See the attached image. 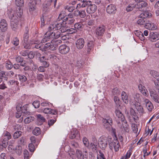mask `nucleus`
Here are the masks:
<instances>
[{
    "instance_id": "nucleus-1",
    "label": "nucleus",
    "mask_w": 159,
    "mask_h": 159,
    "mask_svg": "<svg viewBox=\"0 0 159 159\" xmlns=\"http://www.w3.org/2000/svg\"><path fill=\"white\" fill-rule=\"evenodd\" d=\"M68 29V27L66 25V21L63 20L62 22L59 23L57 22L50 25L48 27V32H51V31L59 30L61 33H67Z\"/></svg>"
},
{
    "instance_id": "nucleus-2",
    "label": "nucleus",
    "mask_w": 159,
    "mask_h": 159,
    "mask_svg": "<svg viewBox=\"0 0 159 159\" xmlns=\"http://www.w3.org/2000/svg\"><path fill=\"white\" fill-rule=\"evenodd\" d=\"M8 13L10 19L11 26L14 31H16L18 28V17L16 15L14 11H8Z\"/></svg>"
},
{
    "instance_id": "nucleus-3",
    "label": "nucleus",
    "mask_w": 159,
    "mask_h": 159,
    "mask_svg": "<svg viewBox=\"0 0 159 159\" xmlns=\"http://www.w3.org/2000/svg\"><path fill=\"white\" fill-rule=\"evenodd\" d=\"M112 139L109 137L107 138L104 136H102L99 139V145L100 148L103 150H104L107 146V142L109 143L110 140Z\"/></svg>"
},
{
    "instance_id": "nucleus-4",
    "label": "nucleus",
    "mask_w": 159,
    "mask_h": 159,
    "mask_svg": "<svg viewBox=\"0 0 159 159\" xmlns=\"http://www.w3.org/2000/svg\"><path fill=\"white\" fill-rule=\"evenodd\" d=\"M109 145L110 149L112 150L114 148L116 152L118 151L119 149L120 145L117 139L110 140Z\"/></svg>"
},
{
    "instance_id": "nucleus-5",
    "label": "nucleus",
    "mask_w": 159,
    "mask_h": 159,
    "mask_svg": "<svg viewBox=\"0 0 159 159\" xmlns=\"http://www.w3.org/2000/svg\"><path fill=\"white\" fill-rule=\"evenodd\" d=\"M103 125L105 128L109 130L110 126L112 124V120L111 118L107 117L105 119H103L102 120Z\"/></svg>"
},
{
    "instance_id": "nucleus-6",
    "label": "nucleus",
    "mask_w": 159,
    "mask_h": 159,
    "mask_svg": "<svg viewBox=\"0 0 159 159\" xmlns=\"http://www.w3.org/2000/svg\"><path fill=\"white\" fill-rule=\"evenodd\" d=\"M7 78L5 75V72L2 71L1 73V82H2V84H1V89H4L6 88L5 86V83L7 81Z\"/></svg>"
},
{
    "instance_id": "nucleus-7",
    "label": "nucleus",
    "mask_w": 159,
    "mask_h": 159,
    "mask_svg": "<svg viewBox=\"0 0 159 159\" xmlns=\"http://www.w3.org/2000/svg\"><path fill=\"white\" fill-rule=\"evenodd\" d=\"M29 29L28 27L25 28V34L24 35L23 40L24 42V48L26 49H30V46H25L28 42V40L29 38Z\"/></svg>"
},
{
    "instance_id": "nucleus-8",
    "label": "nucleus",
    "mask_w": 159,
    "mask_h": 159,
    "mask_svg": "<svg viewBox=\"0 0 159 159\" xmlns=\"http://www.w3.org/2000/svg\"><path fill=\"white\" fill-rule=\"evenodd\" d=\"M149 93L152 99L155 102L159 103V96L154 91L149 90Z\"/></svg>"
},
{
    "instance_id": "nucleus-9",
    "label": "nucleus",
    "mask_w": 159,
    "mask_h": 159,
    "mask_svg": "<svg viewBox=\"0 0 159 159\" xmlns=\"http://www.w3.org/2000/svg\"><path fill=\"white\" fill-rule=\"evenodd\" d=\"M159 39V34L157 33H150L148 40L151 42H154Z\"/></svg>"
},
{
    "instance_id": "nucleus-10",
    "label": "nucleus",
    "mask_w": 159,
    "mask_h": 159,
    "mask_svg": "<svg viewBox=\"0 0 159 159\" xmlns=\"http://www.w3.org/2000/svg\"><path fill=\"white\" fill-rule=\"evenodd\" d=\"M5 136L7 137V138L3 139L2 144L1 145V146H2L4 148H6L7 145L8 140L11 139V136L10 133L8 132H6V134L5 135Z\"/></svg>"
},
{
    "instance_id": "nucleus-11",
    "label": "nucleus",
    "mask_w": 159,
    "mask_h": 159,
    "mask_svg": "<svg viewBox=\"0 0 159 159\" xmlns=\"http://www.w3.org/2000/svg\"><path fill=\"white\" fill-rule=\"evenodd\" d=\"M69 50V47L66 45H61L59 48V52L62 54H66L68 53Z\"/></svg>"
},
{
    "instance_id": "nucleus-12",
    "label": "nucleus",
    "mask_w": 159,
    "mask_h": 159,
    "mask_svg": "<svg viewBox=\"0 0 159 159\" xmlns=\"http://www.w3.org/2000/svg\"><path fill=\"white\" fill-rule=\"evenodd\" d=\"M84 41L83 39L80 38L78 39L75 42L76 48L79 49H82L84 46Z\"/></svg>"
},
{
    "instance_id": "nucleus-13",
    "label": "nucleus",
    "mask_w": 159,
    "mask_h": 159,
    "mask_svg": "<svg viewBox=\"0 0 159 159\" xmlns=\"http://www.w3.org/2000/svg\"><path fill=\"white\" fill-rule=\"evenodd\" d=\"M8 29V24L6 20L2 19L1 20V30L2 32L6 31Z\"/></svg>"
},
{
    "instance_id": "nucleus-14",
    "label": "nucleus",
    "mask_w": 159,
    "mask_h": 159,
    "mask_svg": "<svg viewBox=\"0 0 159 159\" xmlns=\"http://www.w3.org/2000/svg\"><path fill=\"white\" fill-rule=\"evenodd\" d=\"M48 50H50L52 51L55 50V47H54L53 44L52 43H46L42 49V51H45Z\"/></svg>"
},
{
    "instance_id": "nucleus-15",
    "label": "nucleus",
    "mask_w": 159,
    "mask_h": 159,
    "mask_svg": "<svg viewBox=\"0 0 159 159\" xmlns=\"http://www.w3.org/2000/svg\"><path fill=\"white\" fill-rule=\"evenodd\" d=\"M115 113L116 116L120 119L122 122H126V120L125 119L124 116L122 113L119 110H116Z\"/></svg>"
},
{
    "instance_id": "nucleus-16",
    "label": "nucleus",
    "mask_w": 159,
    "mask_h": 159,
    "mask_svg": "<svg viewBox=\"0 0 159 159\" xmlns=\"http://www.w3.org/2000/svg\"><path fill=\"white\" fill-rule=\"evenodd\" d=\"M44 113L47 114H52L54 115H57L58 114L56 110H53L49 108H45L43 111Z\"/></svg>"
},
{
    "instance_id": "nucleus-17",
    "label": "nucleus",
    "mask_w": 159,
    "mask_h": 159,
    "mask_svg": "<svg viewBox=\"0 0 159 159\" xmlns=\"http://www.w3.org/2000/svg\"><path fill=\"white\" fill-rule=\"evenodd\" d=\"M105 31L104 26H99L96 29V33L97 35L101 36L103 35Z\"/></svg>"
},
{
    "instance_id": "nucleus-18",
    "label": "nucleus",
    "mask_w": 159,
    "mask_h": 159,
    "mask_svg": "<svg viewBox=\"0 0 159 159\" xmlns=\"http://www.w3.org/2000/svg\"><path fill=\"white\" fill-rule=\"evenodd\" d=\"M138 88L139 90L143 95L146 96H148V91L144 86L141 84H139V85Z\"/></svg>"
},
{
    "instance_id": "nucleus-19",
    "label": "nucleus",
    "mask_w": 159,
    "mask_h": 159,
    "mask_svg": "<svg viewBox=\"0 0 159 159\" xmlns=\"http://www.w3.org/2000/svg\"><path fill=\"white\" fill-rule=\"evenodd\" d=\"M121 96L123 101L125 104H127L129 102V98L127 94L125 92L123 91Z\"/></svg>"
},
{
    "instance_id": "nucleus-20",
    "label": "nucleus",
    "mask_w": 159,
    "mask_h": 159,
    "mask_svg": "<svg viewBox=\"0 0 159 159\" xmlns=\"http://www.w3.org/2000/svg\"><path fill=\"white\" fill-rule=\"evenodd\" d=\"M74 14L75 16L79 15L81 18H84L86 16L85 11H75Z\"/></svg>"
},
{
    "instance_id": "nucleus-21",
    "label": "nucleus",
    "mask_w": 159,
    "mask_h": 159,
    "mask_svg": "<svg viewBox=\"0 0 159 159\" xmlns=\"http://www.w3.org/2000/svg\"><path fill=\"white\" fill-rule=\"evenodd\" d=\"M140 17L149 18L152 16L151 13H149L148 11H144L140 15Z\"/></svg>"
},
{
    "instance_id": "nucleus-22",
    "label": "nucleus",
    "mask_w": 159,
    "mask_h": 159,
    "mask_svg": "<svg viewBox=\"0 0 159 159\" xmlns=\"http://www.w3.org/2000/svg\"><path fill=\"white\" fill-rule=\"evenodd\" d=\"M59 30L56 32V33L52 32L50 34V37H52V38L56 39L62 35L61 34Z\"/></svg>"
},
{
    "instance_id": "nucleus-23",
    "label": "nucleus",
    "mask_w": 159,
    "mask_h": 159,
    "mask_svg": "<svg viewBox=\"0 0 159 159\" xmlns=\"http://www.w3.org/2000/svg\"><path fill=\"white\" fill-rule=\"evenodd\" d=\"M147 22H148V20L143 17H140L137 20V23L140 25H145L146 23H147Z\"/></svg>"
},
{
    "instance_id": "nucleus-24",
    "label": "nucleus",
    "mask_w": 159,
    "mask_h": 159,
    "mask_svg": "<svg viewBox=\"0 0 159 159\" xmlns=\"http://www.w3.org/2000/svg\"><path fill=\"white\" fill-rule=\"evenodd\" d=\"M78 133V130L75 129H72L70 134H69V138L71 139H73L76 137Z\"/></svg>"
},
{
    "instance_id": "nucleus-25",
    "label": "nucleus",
    "mask_w": 159,
    "mask_h": 159,
    "mask_svg": "<svg viewBox=\"0 0 159 159\" xmlns=\"http://www.w3.org/2000/svg\"><path fill=\"white\" fill-rule=\"evenodd\" d=\"M150 75L154 78L157 79V78H159V72L155 70H151L150 72Z\"/></svg>"
},
{
    "instance_id": "nucleus-26",
    "label": "nucleus",
    "mask_w": 159,
    "mask_h": 159,
    "mask_svg": "<svg viewBox=\"0 0 159 159\" xmlns=\"http://www.w3.org/2000/svg\"><path fill=\"white\" fill-rule=\"evenodd\" d=\"M62 41L60 39H55L52 41V43L53 44L54 47H55V50L59 44H61Z\"/></svg>"
},
{
    "instance_id": "nucleus-27",
    "label": "nucleus",
    "mask_w": 159,
    "mask_h": 159,
    "mask_svg": "<svg viewBox=\"0 0 159 159\" xmlns=\"http://www.w3.org/2000/svg\"><path fill=\"white\" fill-rule=\"evenodd\" d=\"M88 50L87 52L89 53L90 52L93 50V41H90L87 44Z\"/></svg>"
},
{
    "instance_id": "nucleus-28",
    "label": "nucleus",
    "mask_w": 159,
    "mask_h": 159,
    "mask_svg": "<svg viewBox=\"0 0 159 159\" xmlns=\"http://www.w3.org/2000/svg\"><path fill=\"white\" fill-rule=\"evenodd\" d=\"M15 3L17 6L20 7L24 6V0H15Z\"/></svg>"
},
{
    "instance_id": "nucleus-29",
    "label": "nucleus",
    "mask_w": 159,
    "mask_h": 159,
    "mask_svg": "<svg viewBox=\"0 0 159 159\" xmlns=\"http://www.w3.org/2000/svg\"><path fill=\"white\" fill-rule=\"evenodd\" d=\"M28 9L31 10H34L36 8V5L32 2H29L28 4Z\"/></svg>"
},
{
    "instance_id": "nucleus-30",
    "label": "nucleus",
    "mask_w": 159,
    "mask_h": 159,
    "mask_svg": "<svg viewBox=\"0 0 159 159\" xmlns=\"http://www.w3.org/2000/svg\"><path fill=\"white\" fill-rule=\"evenodd\" d=\"M18 77L19 80L22 82H25L27 80V77L24 75L19 74L18 75Z\"/></svg>"
},
{
    "instance_id": "nucleus-31",
    "label": "nucleus",
    "mask_w": 159,
    "mask_h": 159,
    "mask_svg": "<svg viewBox=\"0 0 159 159\" xmlns=\"http://www.w3.org/2000/svg\"><path fill=\"white\" fill-rule=\"evenodd\" d=\"M22 134V132L20 131L15 132L13 134V137L14 139H16L20 137Z\"/></svg>"
},
{
    "instance_id": "nucleus-32",
    "label": "nucleus",
    "mask_w": 159,
    "mask_h": 159,
    "mask_svg": "<svg viewBox=\"0 0 159 159\" xmlns=\"http://www.w3.org/2000/svg\"><path fill=\"white\" fill-rule=\"evenodd\" d=\"M147 5V3L143 1L142 0L140 3H138L136 5L137 7L138 8V7L139 8H141L143 7H145Z\"/></svg>"
},
{
    "instance_id": "nucleus-33",
    "label": "nucleus",
    "mask_w": 159,
    "mask_h": 159,
    "mask_svg": "<svg viewBox=\"0 0 159 159\" xmlns=\"http://www.w3.org/2000/svg\"><path fill=\"white\" fill-rule=\"evenodd\" d=\"M76 157L78 159L82 158V152L79 149H77L76 151Z\"/></svg>"
},
{
    "instance_id": "nucleus-34",
    "label": "nucleus",
    "mask_w": 159,
    "mask_h": 159,
    "mask_svg": "<svg viewBox=\"0 0 159 159\" xmlns=\"http://www.w3.org/2000/svg\"><path fill=\"white\" fill-rule=\"evenodd\" d=\"M41 130L39 127H36L33 130V133L34 134L37 136L39 135L41 133Z\"/></svg>"
},
{
    "instance_id": "nucleus-35",
    "label": "nucleus",
    "mask_w": 159,
    "mask_h": 159,
    "mask_svg": "<svg viewBox=\"0 0 159 159\" xmlns=\"http://www.w3.org/2000/svg\"><path fill=\"white\" fill-rule=\"evenodd\" d=\"M136 8H137L136 5L130 3L126 7V10H133Z\"/></svg>"
},
{
    "instance_id": "nucleus-36",
    "label": "nucleus",
    "mask_w": 159,
    "mask_h": 159,
    "mask_svg": "<svg viewBox=\"0 0 159 159\" xmlns=\"http://www.w3.org/2000/svg\"><path fill=\"white\" fill-rule=\"evenodd\" d=\"M145 106L148 111L149 112L152 111V110L153 108V105L151 102L148 103H148Z\"/></svg>"
},
{
    "instance_id": "nucleus-37",
    "label": "nucleus",
    "mask_w": 159,
    "mask_h": 159,
    "mask_svg": "<svg viewBox=\"0 0 159 159\" xmlns=\"http://www.w3.org/2000/svg\"><path fill=\"white\" fill-rule=\"evenodd\" d=\"M16 152L18 155H20L22 152V148L20 146H17L16 148Z\"/></svg>"
},
{
    "instance_id": "nucleus-38",
    "label": "nucleus",
    "mask_w": 159,
    "mask_h": 159,
    "mask_svg": "<svg viewBox=\"0 0 159 159\" xmlns=\"http://www.w3.org/2000/svg\"><path fill=\"white\" fill-rule=\"evenodd\" d=\"M124 123L123 124H122V129H123L124 130L127 132H129V127L128 124H127V121H126V123Z\"/></svg>"
},
{
    "instance_id": "nucleus-39",
    "label": "nucleus",
    "mask_w": 159,
    "mask_h": 159,
    "mask_svg": "<svg viewBox=\"0 0 159 159\" xmlns=\"http://www.w3.org/2000/svg\"><path fill=\"white\" fill-rule=\"evenodd\" d=\"M70 146L73 148H77L79 147V145L78 143L74 141L71 142Z\"/></svg>"
},
{
    "instance_id": "nucleus-40",
    "label": "nucleus",
    "mask_w": 159,
    "mask_h": 159,
    "mask_svg": "<svg viewBox=\"0 0 159 159\" xmlns=\"http://www.w3.org/2000/svg\"><path fill=\"white\" fill-rule=\"evenodd\" d=\"M132 129L134 133H137L138 131L137 125L135 123H132L131 125Z\"/></svg>"
},
{
    "instance_id": "nucleus-41",
    "label": "nucleus",
    "mask_w": 159,
    "mask_h": 159,
    "mask_svg": "<svg viewBox=\"0 0 159 159\" xmlns=\"http://www.w3.org/2000/svg\"><path fill=\"white\" fill-rule=\"evenodd\" d=\"M107 10H116V7L113 4H110L107 6Z\"/></svg>"
},
{
    "instance_id": "nucleus-42",
    "label": "nucleus",
    "mask_w": 159,
    "mask_h": 159,
    "mask_svg": "<svg viewBox=\"0 0 159 159\" xmlns=\"http://www.w3.org/2000/svg\"><path fill=\"white\" fill-rule=\"evenodd\" d=\"M83 142L84 146L87 147H88L89 142L88 139L86 137H84L83 139Z\"/></svg>"
},
{
    "instance_id": "nucleus-43",
    "label": "nucleus",
    "mask_w": 159,
    "mask_h": 159,
    "mask_svg": "<svg viewBox=\"0 0 159 159\" xmlns=\"http://www.w3.org/2000/svg\"><path fill=\"white\" fill-rule=\"evenodd\" d=\"M33 118L32 116L27 117L25 119L24 122L25 124H29L33 120Z\"/></svg>"
},
{
    "instance_id": "nucleus-44",
    "label": "nucleus",
    "mask_w": 159,
    "mask_h": 159,
    "mask_svg": "<svg viewBox=\"0 0 159 159\" xmlns=\"http://www.w3.org/2000/svg\"><path fill=\"white\" fill-rule=\"evenodd\" d=\"M52 38V37H50V34L48 36H46V34H45L44 36V38L42 40L41 42L42 43H45L47 41H49V39Z\"/></svg>"
},
{
    "instance_id": "nucleus-45",
    "label": "nucleus",
    "mask_w": 159,
    "mask_h": 159,
    "mask_svg": "<svg viewBox=\"0 0 159 159\" xmlns=\"http://www.w3.org/2000/svg\"><path fill=\"white\" fill-rule=\"evenodd\" d=\"M136 108L137 110L140 113H143L144 110L142 106L140 105L136 106Z\"/></svg>"
},
{
    "instance_id": "nucleus-46",
    "label": "nucleus",
    "mask_w": 159,
    "mask_h": 159,
    "mask_svg": "<svg viewBox=\"0 0 159 159\" xmlns=\"http://www.w3.org/2000/svg\"><path fill=\"white\" fill-rule=\"evenodd\" d=\"M25 137H21L18 140V143L20 145H24L25 142Z\"/></svg>"
},
{
    "instance_id": "nucleus-47",
    "label": "nucleus",
    "mask_w": 159,
    "mask_h": 159,
    "mask_svg": "<svg viewBox=\"0 0 159 159\" xmlns=\"http://www.w3.org/2000/svg\"><path fill=\"white\" fill-rule=\"evenodd\" d=\"M154 84L156 90L159 93V77L157 78V81L154 82Z\"/></svg>"
},
{
    "instance_id": "nucleus-48",
    "label": "nucleus",
    "mask_w": 159,
    "mask_h": 159,
    "mask_svg": "<svg viewBox=\"0 0 159 159\" xmlns=\"http://www.w3.org/2000/svg\"><path fill=\"white\" fill-rule=\"evenodd\" d=\"M12 43L14 45L17 46L18 45L19 43V41L18 39L17 38L14 39L12 41Z\"/></svg>"
},
{
    "instance_id": "nucleus-49",
    "label": "nucleus",
    "mask_w": 159,
    "mask_h": 159,
    "mask_svg": "<svg viewBox=\"0 0 159 159\" xmlns=\"http://www.w3.org/2000/svg\"><path fill=\"white\" fill-rule=\"evenodd\" d=\"M6 67L7 69H11L13 67V65L11 62L8 61L6 63Z\"/></svg>"
},
{
    "instance_id": "nucleus-50",
    "label": "nucleus",
    "mask_w": 159,
    "mask_h": 159,
    "mask_svg": "<svg viewBox=\"0 0 159 159\" xmlns=\"http://www.w3.org/2000/svg\"><path fill=\"white\" fill-rule=\"evenodd\" d=\"M75 20L74 18H70V19H68L67 22H66V24L71 25L74 23Z\"/></svg>"
},
{
    "instance_id": "nucleus-51",
    "label": "nucleus",
    "mask_w": 159,
    "mask_h": 159,
    "mask_svg": "<svg viewBox=\"0 0 159 159\" xmlns=\"http://www.w3.org/2000/svg\"><path fill=\"white\" fill-rule=\"evenodd\" d=\"M26 108L27 107L25 106H23L22 107L21 112L25 115L28 114L29 113V112L27 111Z\"/></svg>"
},
{
    "instance_id": "nucleus-52",
    "label": "nucleus",
    "mask_w": 159,
    "mask_h": 159,
    "mask_svg": "<svg viewBox=\"0 0 159 159\" xmlns=\"http://www.w3.org/2000/svg\"><path fill=\"white\" fill-rule=\"evenodd\" d=\"M114 100L116 105H120V101L119 98L118 97L116 96H114Z\"/></svg>"
},
{
    "instance_id": "nucleus-53",
    "label": "nucleus",
    "mask_w": 159,
    "mask_h": 159,
    "mask_svg": "<svg viewBox=\"0 0 159 159\" xmlns=\"http://www.w3.org/2000/svg\"><path fill=\"white\" fill-rule=\"evenodd\" d=\"M112 93L113 95H117L120 93V91L117 88H115L113 89Z\"/></svg>"
},
{
    "instance_id": "nucleus-54",
    "label": "nucleus",
    "mask_w": 159,
    "mask_h": 159,
    "mask_svg": "<svg viewBox=\"0 0 159 159\" xmlns=\"http://www.w3.org/2000/svg\"><path fill=\"white\" fill-rule=\"evenodd\" d=\"M37 117L38 119L39 120L41 121V122H44L45 121V118L41 115L39 114L37 115Z\"/></svg>"
},
{
    "instance_id": "nucleus-55",
    "label": "nucleus",
    "mask_w": 159,
    "mask_h": 159,
    "mask_svg": "<svg viewBox=\"0 0 159 159\" xmlns=\"http://www.w3.org/2000/svg\"><path fill=\"white\" fill-rule=\"evenodd\" d=\"M33 105L35 108H37L39 107L40 103L38 101H35L33 103Z\"/></svg>"
},
{
    "instance_id": "nucleus-56",
    "label": "nucleus",
    "mask_w": 159,
    "mask_h": 159,
    "mask_svg": "<svg viewBox=\"0 0 159 159\" xmlns=\"http://www.w3.org/2000/svg\"><path fill=\"white\" fill-rule=\"evenodd\" d=\"M24 58L18 56L16 58V61L18 63H22L23 62Z\"/></svg>"
},
{
    "instance_id": "nucleus-57",
    "label": "nucleus",
    "mask_w": 159,
    "mask_h": 159,
    "mask_svg": "<svg viewBox=\"0 0 159 159\" xmlns=\"http://www.w3.org/2000/svg\"><path fill=\"white\" fill-rule=\"evenodd\" d=\"M29 150L31 152H33L34 150V145L32 143H30L28 146Z\"/></svg>"
},
{
    "instance_id": "nucleus-58",
    "label": "nucleus",
    "mask_w": 159,
    "mask_h": 159,
    "mask_svg": "<svg viewBox=\"0 0 159 159\" xmlns=\"http://www.w3.org/2000/svg\"><path fill=\"white\" fill-rule=\"evenodd\" d=\"M76 31L77 30L75 29L71 28L69 29H68L67 33L69 34H72L76 32Z\"/></svg>"
},
{
    "instance_id": "nucleus-59",
    "label": "nucleus",
    "mask_w": 159,
    "mask_h": 159,
    "mask_svg": "<svg viewBox=\"0 0 159 159\" xmlns=\"http://www.w3.org/2000/svg\"><path fill=\"white\" fill-rule=\"evenodd\" d=\"M24 155L25 159H28L29 156V152L28 151L25 150L24 151Z\"/></svg>"
},
{
    "instance_id": "nucleus-60",
    "label": "nucleus",
    "mask_w": 159,
    "mask_h": 159,
    "mask_svg": "<svg viewBox=\"0 0 159 159\" xmlns=\"http://www.w3.org/2000/svg\"><path fill=\"white\" fill-rule=\"evenodd\" d=\"M143 105H147L148 103L151 102L149 99L146 98H143Z\"/></svg>"
},
{
    "instance_id": "nucleus-61",
    "label": "nucleus",
    "mask_w": 159,
    "mask_h": 159,
    "mask_svg": "<svg viewBox=\"0 0 159 159\" xmlns=\"http://www.w3.org/2000/svg\"><path fill=\"white\" fill-rule=\"evenodd\" d=\"M74 26L75 29H79L82 27V25L81 23H75Z\"/></svg>"
},
{
    "instance_id": "nucleus-62",
    "label": "nucleus",
    "mask_w": 159,
    "mask_h": 159,
    "mask_svg": "<svg viewBox=\"0 0 159 159\" xmlns=\"http://www.w3.org/2000/svg\"><path fill=\"white\" fill-rule=\"evenodd\" d=\"M130 113L134 117V119H135V117L136 116V113L134 110L132 108H131L130 110Z\"/></svg>"
},
{
    "instance_id": "nucleus-63",
    "label": "nucleus",
    "mask_w": 159,
    "mask_h": 159,
    "mask_svg": "<svg viewBox=\"0 0 159 159\" xmlns=\"http://www.w3.org/2000/svg\"><path fill=\"white\" fill-rule=\"evenodd\" d=\"M151 23L148 21V22H147V23H146L144 27L147 29L151 30Z\"/></svg>"
},
{
    "instance_id": "nucleus-64",
    "label": "nucleus",
    "mask_w": 159,
    "mask_h": 159,
    "mask_svg": "<svg viewBox=\"0 0 159 159\" xmlns=\"http://www.w3.org/2000/svg\"><path fill=\"white\" fill-rule=\"evenodd\" d=\"M43 77L44 76L43 75L41 74H39L37 75V78L39 81H42L43 80Z\"/></svg>"
}]
</instances>
